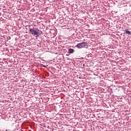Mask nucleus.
<instances>
[{
  "label": "nucleus",
  "mask_w": 131,
  "mask_h": 131,
  "mask_svg": "<svg viewBox=\"0 0 131 131\" xmlns=\"http://www.w3.org/2000/svg\"><path fill=\"white\" fill-rule=\"evenodd\" d=\"M78 49H82L83 48H87L88 47V43L85 42H82L81 43H78L76 46Z\"/></svg>",
  "instance_id": "obj_1"
},
{
  "label": "nucleus",
  "mask_w": 131,
  "mask_h": 131,
  "mask_svg": "<svg viewBox=\"0 0 131 131\" xmlns=\"http://www.w3.org/2000/svg\"><path fill=\"white\" fill-rule=\"evenodd\" d=\"M69 52L70 54H72V53H73V52H74V50L70 49L69 50Z\"/></svg>",
  "instance_id": "obj_4"
},
{
  "label": "nucleus",
  "mask_w": 131,
  "mask_h": 131,
  "mask_svg": "<svg viewBox=\"0 0 131 131\" xmlns=\"http://www.w3.org/2000/svg\"><path fill=\"white\" fill-rule=\"evenodd\" d=\"M125 31L126 33V34H128V35H130V34H131L130 31H128L127 30H126Z\"/></svg>",
  "instance_id": "obj_3"
},
{
  "label": "nucleus",
  "mask_w": 131,
  "mask_h": 131,
  "mask_svg": "<svg viewBox=\"0 0 131 131\" xmlns=\"http://www.w3.org/2000/svg\"><path fill=\"white\" fill-rule=\"evenodd\" d=\"M29 30L33 35H38V31L34 30V28H30Z\"/></svg>",
  "instance_id": "obj_2"
}]
</instances>
